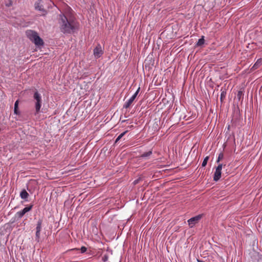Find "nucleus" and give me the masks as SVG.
Here are the masks:
<instances>
[{"label": "nucleus", "mask_w": 262, "mask_h": 262, "mask_svg": "<svg viewBox=\"0 0 262 262\" xmlns=\"http://www.w3.org/2000/svg\"><path fill=\"white\" fill-rule=\"evenodd\" d=\"M26 34L27 37L36 46H40L43 45V40L39 36L38 33L31 30L26 31Z\"/></svg>", "instance_id": "obj_2"}, {"label": "nucleus", "mask_w": 262, "mask_h": 262, "mask_svg": "<svg viewBox=\"0 0 262 262\" xmlns=\"http://www.w3.org/2000/svg\"><path fill=\"white\" fill-rule=\"evenodd\" d=\"M224 158V155L223 153H220L219 155L218 158L216 160L217 163H219L221 160H222Z\"/></svg>", "instance_id": "obj_16"}, {"label": "nucleus", "mask_w": 262, "mask_h": 262, "mask_svg": "<svg viewBox=\"0 0 262 262\" xmlns=\"http://www.w3.org/2000/svg\"><path fill=\"white\" fill-rule=\"evenodd\" d=\"M202 215L199 214L188 220V225L190 228L193 227L202 219Z\"/></svg>", "instance_id": "obj_4"}, {"label": "nucleus", "mask_w": 262, "mask_h": 262, "mask_svg": "<svg viewBox=\"0 0 262 262\" xmlns=\"http://www.w3.org/2000/svg\"><path fill=\"white\" fill-rule=\"evenodd\" d=\"M151 154H152V151H149L148 152H145V153L143 154L141 156V157H142V158L147 157L150 156Z\"/></svg>", "instance_id": "obj_15"}, {"label": "nucleus", "mask_w": 262, "mask_h": 262, "mask_svg": "<svg viewBox=\"0 0 262 262\" xmlns=\"http://www.w3.org/2000/svg\"><path fill=\"white\" fill-rule=\"evenodd\" d=\"M140 88H138V90H137V91L135 92V93L129 99V100H128L124 104V108H128L132 104V103L133 102V101H134L135 99L136 98V97H137L139 91H140Z\"/></svg>", "instance_id": "obj_6"}, {"label": "nucleus", "mask_w": 262, "mask_h": 262, "mask_svg": "<svg viewBox=\"0 0 262 262\" xmlns=\"http://www.w3.org/2000/svg\"><path fill=\"white\" fill-rule=\"evenodd\" d=\"M103 261H106V259H107V257H104L103 258Z\"/></svg>", "instance_id": "obj_23"}, {"label": "nucleus", "mask_w": 262, "mask_h": 262, "mask_svg": "<svg viewBox=\"0 0 262 262\" xmlns=\"http://www.w3.org/2000/svg\"><path fill=\"white\" fill-rule=\"evenodd\" d=\"M14 113L16 115H19L20 112L18 110V108H14Z\"/></svg>", "instance_id": "obj_20"}, {"label": "nucleus", "mask_w": 262, "mask_h": 262, "mask_svg": "<svg viewBox=\"0 0 262 262\" xmlns=\"http://www.w3.org/2000/svg\"><path fill=\"white\" fill-rule=\"evenodd\" d=\"M19 100H17L15 101L14 104V108H18Z\"/></svg>", "instance_id": "obj_21"}, {"label": "nucleus", "mask_w": 262, "mask_h": 262, "mask_svg": "<svg viewBox=\"0 0 262 262\" xmlns=\"http://www.w3.org/2000/svg\"><path fill=\"white\" fill-rule=\"evenodd\" d=\"M24 213L22 211V210L20 211H18L16 213V215L18 216V217L19 218H21L24 215Z\"/></svg>", "instance_id": "obj_18"}, {"label": "nucleus", "mask_w": 262, "mask_h": 262, "mask_svg": "<svg viewBox=\"0 0 262 262\" xmlns=\"http://www.w3.org/2000/svg\"><path fill=\"white\" fill-rule=\"evenodd\" d=\"M86 250H87V248L85 247H84V246H82L80 248V251H81V252L82 253H84L85 252H86Z\"/></svg>", "instance_id": "obj_19"}, {"label": "nucleus", "mask_w": 262, "mask_h": 262, "mask_svg": "<svg viewBox=\"0 0 262 262\" xmlns=\"http://www.w3.org/2000/svg\"><path fill=\"white\" fill-rule=\"evenodd\" d=\"M59 24L61 32L64 33H73L78 27L75 17L68 13L59 15Z\"/></svg>", "instance_id": "obj_1"}, {"label": "nucleus", "mask_w": 262, "mask_h": 262, "mask_svg": "<svg viewBox=\"0 0 262 262\" xmlns=\"http://www.w3.org/2000/svg\"><path fill=\"white\" fill-rule=\"evenodd\" d=\"M35 8L36 10L40 11H43L44 9L43 8V6L41 4V1H38L36 2L35 4Z\"/></svg>", "instance_id": "obj_9"}, {"label": "nucleus", "mask_w": 262, "mask_h": 262, "mask_svg": "<svg viewBox=\"0 0 262 262\" xmlns=\"http://www.w3.org/2000/svg\"><path fill=\"white\" fill-rule=\"evenodd\" d=\"M223 167V164H220L216 168L214 174L213 180L215 181H217L221 177V171Z\"/></svg>", "instance_id": "obj_5"}, {"label": "nucleus", "mask_w": 262, "mask_h": 262, "mask_svg": "<svg viewBox=\"0 0 262 262\" xmlns=\"http://www.w3.org/2000/svg\"><path fill=\"white\" fill-rule=\"evenodd\" d=\"M127 132V130H126L122 133H121L116 139L115 143L118 142Z\"/></svg>", "instance_id": "obj_11"}, {"label": "nucleus", "mask_w": 262, "mask_h": 262, "mask_svg": "<svg viewBox=\"0 0 262 262\" xmlns=\"http://www.w3.org/2000/svg\"><path fill=\"white\" fill-rule=\"evenodd\" d=\"M32 208V205H30L29 206H28V207H26L25 208H24L22 210V211L24 213V214H25L26 213H27V212L29 211L30 210H31Z\"/></svg>", "instance_id": "obj_14"}, {"label": "nucleus", "mask_w": 262, "mask_h": 262, "mask_svg": "<svg viewBox=\"0 0 262 262\" xmlns=\"http://www.w3.org/2000/svg\"><path fill=\"white\" fill-rule=\"evenodd\" d=\"M205 40L204 37H202L201 38L199 39L196 43V45L198 46H201L204 43Z\"/></svg>", "instance_id": "obj_12"}, {"label": "nucleus", "mask_w": 262, "mask_h": 262, "mask_svg": "<svg viewBox=\"0 0 262 262\" xmlns=\"http://www.w3.org/2000/svg\"><path fill=\"white\" fill-rule=\"evenodd\" d=\"M208 159H209V157L208 156L205 158V159H204V161L202 163L203 167H205L206 165L207 162L208 161Z\"/></svg>", "instance_id": "obj_17"}, {"label": "nucleus", "mask_w": 262, "mask_h": 262, "mask_svg": "<svg viewBox=\"0 0 262 262\" xmlns=\"http://www.w3.org/2000/svg\"><path fill=\"white\" fill-rule=\"evenodd\" d=\"M29 194L25 189H23L20 193V196L22 199L26 200L29 196Z\"/></svg>", "instance_id": "obj_10"}, {"label": "nucleus", "mask_w": 262, "mask_h": 262, "mask_svg": "<svg viewBox=\"0 0 262 262\" xmlns=\"http://www.w3.org/2000/svg\"><path fill=\"white\" fill-rule=\"evenodd\" d=\"M42 220H39L36 224V234H35V240L39 242L40 239V231L41 229Z\"/></svg>", "instance_id": "obj_7"}, {"label": "nucleus", "mask_w": 262, "mask_h": 262, "mask_svg": "<svg viewBox=\"0 0 262 262\" xmlns=\"http://www.w3.org/2000/svg\"><path fill=\"white\" fill-rule=\"evenodd\" d=\"M261 60L259 59L257 61V62L254 64V65L252 67L251 70H255L258 68V67L260 64L261 63Z\"/></svg>", "instance_id": "obj_13"}, {"label": "nucleus", "mask_w": 262, "mask_h": 262, "mask_svg": "<svg viewBox=\"0 0 262 262\" xmlns=\"http://www.w3.org/2000/svg\"><path fill=\"white\" fill-rule=\"evenodd\" d=\"M33 98L35 100V114H38L40 112V110L41 106V96L38 92H35L34 94Z\"/></svg>", "instance_id": "obj_3"}, {"label": "nucleus", "mask_w": 262, "mask_h": 262, "mask_svg": "<svg viewBox=\"0 0 262 262\" xmlns=\"http://www.w3.org/2000/svg\"><path fill=\"white\" fill-rule=\"evenodd\" d=\"M243 95V93L242 91H239L238 92V94H237V97H238L239 99H240L241 97L242 96V95Z\"/></svg>", "instance_id": "obj_22"}, {"label": "nucleus", "mask_w": 262, "mask_h": 262, "mask_svg": "<svg viewBox=\"0 0 262 262\" xmlns=\"http://www.w3.org/2000/svg\"><path fill=\"white\" fill-rule=\"evenodd\" d=\"M223 97H224V94H223V93H222V94H221V100L222 99V98H223Z\"/></svg>", "instance_id": "obj_24"}, {"label": "nucleus", "mask_w": 262, "mask_h": 262, "mask_svg": "<svg viewBox=\"0 0 262 262\" xmlns=\"http://www.w3.org/2000/svg\"><path fill=\"white\" fill-rule=\"evenodd\" d=\"M103 53V51L100 45H98L94 49V55L97 58H99Z\"/></svg>", "instance_id": "obj_8"}]
</instances>
